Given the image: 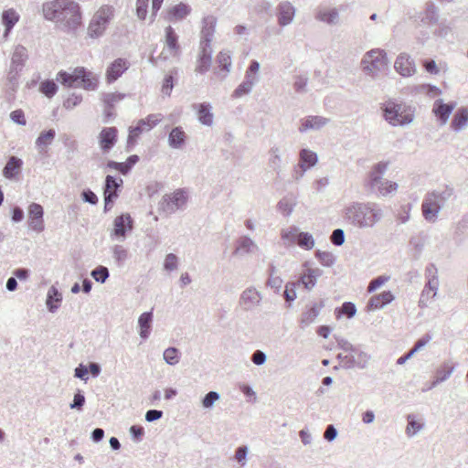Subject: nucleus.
<instances>
[{
  "label": "nucleus",
  "instance_id": "ea45409f",
  "mask_svg": "<svg viewBox=\"0 0 468 468\" xmlns=\"http://www.w3.org/2000/svg\"><path fill=\"white\" fill-rule=\"evenodd\" d=\"M125 97L123 93H104L102 95V101L105 105V112L108 116H110L111 109H112L115 103L121 101Z\"/></svg>",
  "mask_w": 468,
  "mask_h": 468
},
{
  "label": "nucleus",
  "instance_id": "680f3d73",
  "mask_svg": "<svg viewBox=\"0 0 468 468\" xmlns=\"http://www.w3.org/2000/svg\"><path fill=\"white\" fill-rule=\"evenodd\" d=\"M388 279H389V277H388V276H378V277L371 280L367 286V292H375L378 288H379L386 282H388Z\"/></svg>",
  "mask_w": 468,
  "mask_h": 468
},
{
  "label": "nucleus",
  "instance_id": "49530a36",
  "mask_svg": "<svg viewBox=\"0 0 468 468\" xmlns=\"http://www.w3.org/2000/svg\"><path fill=\"white\" fill-rule=\"evenodd\" d=\"M212 57L207 55H199L197 60L196 71L200 74L206 73L211 66Z\"/></svg>",
  "mask_w": 468,
  "mask_h": 468
},
{
  "label": "nucleus",
  "instance_id": "0e129e2a",
  "mask_svg": "<svg viewBox=\"0 0 468 468\" xmlns=\"http://www.w3.org/2000/svg\"><path fill=\"white\" fill-rule=\"evenodd\" d=\"M177 256L174 253H169L165 256L164 268L166 271H174L177 269Z\"/></svg>",
  "mask_w": 468,
  "mask_h": 468
},
{
  "label": "nucleus",
  "instance_id": "3c124183",
  "mask_svg": "<svg viewBox=\"0 0 468 468\" xmlns=\"http://www.w3.org/2000/svg\"><path fill=\"white\" fill-rule=\"evenodd\" d=\"M411 209H412V205L410 203L402 205L400 207L399 211L398 212L397 220L400 224H405L406 222H408L410 218Z\"/></svg>",
  "mask_w": 468,
  "mask_h": 468
},
{
  "label": "nucleus",
  "instance_id": "09e8293b",
  "mask_svg": "<svg viewBox=\"0 0 468 468\" xmlns=\"http://www.w3.org/2000/svg\"><path fill=\"white\" fill-rule=\"evenodd\" d=\"M90 275L96 282L104 283L109 278L110 272L107 267L101 265L93 269Z\"/></svg>",
  "mask_w": 468,
  "mask_h": 468
},
{
  "label": "nucleus",
  "instance_id": "473e14b6",
  "mask_svg": "<svg viewBox=\"0 0 468 468\" xmlns=\"http://www.w3.org/2000/svg\"><path fill=\"white\" fill-rule=\"evenodd\" d=\"M62 301V294L55 287L51 286L47 293L46 304L50 313H55Z\"/></svg>",
  "mask_w": 468,
  "mask_h": 468
},
{
  "label": "nucleus",
  "instance_id": "423d86ee",
  "mask_svg": "<svg viewBox=\"0 0 468 468\" xmlns=\"http://www.w3.org/2000/svg\"><path fill=\"white\" fill-rule=\"evenodd\" d=\"M114 7L110 5H101L92 16L87 33L91 38L101 37L114 17Z\"/></svg>",
  "mask_w": 468,
  "mask_h": 468
},
{
  "label": "nucleus",
  "instance_id": "b1692460",
  "mask_svg": "<svg viewBox=\"0 0 468 468\" xmlns=\"http://www.w3.org/2000/svg\"><path fill=\"white\" fill-rule=\"evenodd\" d=\"M329 122V119L323 116H308L301 121L300 133L308 130H320Z\"/></svg>",
  "mask_w": 468,
  "mask_h": 468
},
{
  "label": "nucleus",
  "instance_id": "f3484780",
  "mask_svg": "<svg viewBox=\"0 0 468 468\" xmlns=\"http://www.w3.org/2000/svg\"><path fill=\"white\" fill-rule=\"evenodd\" d=\"M129 62L125 58H116L106 69V80L112 83L117 80L128 69Z\"/></svg>",
  "mask_w": 468,
  "mask_h": 468
},
{
  "label": "nucleus",
  "instance_id": "39448f33",
  "mask_svg": "<svg viewBox=\"0 0 468 468\" xmlns=\"http://www.w3.org/2000/svg\"><path fill=\"white\" fill-rule=\"evenodd\" d=\"M58 80L65 87H82L88 90H94L98 87V79L93 73L83 67H78L72 73L60 70Z\"/></svg>",
  "mask_w": 468,
  "mask_h": 468
},
{
  "label": "nucleus",
  "instance_id": "412c9836",
  "mask_svg": "<svg viewBox=\"0 0 468 468\" xmlns=\"http://www.w3.org/2000/svg\"><path fill=\"white\" fill-rule=\"evenodd\" d=\"M318 162L317 154L309 150L302 149L299 153V168H301L300 176H303L305 171L314 166Z\"/></svg>",
  "mask_w": 468,
  "mask_h": 468
},
{
  "label": "nucleus",
  "instance_id": "f03ea898",
  "mask_svg": "<svg viewBox=\"0 0 468 468\" xmlns=\"http://www.w3.org/2000/svg\"><path fill=\"white\" fill-rule=\"evenodd\" d=\"M383 216L382 210L376 203L353 202L343 210L346 222L353 227L366 229L373 227Z\"/></svg>",
  "mask_w": 468,
  "mask_h": 468
},
{
  "label": "nucleus",
  "instance_id": "0eeeda50",
  "mask_svg": "<svg viewBox=\"0 0 468 468\" xmlns=\"http://www.w3.org/2000/svg\"><path fill=\"white\" fill-rule=\"evenodd\" d=\"M387 65V54L385 50L380 48H373L366 52L361 60L363 71L373 79L376 78L378 72Z\"/></svg>",
  "mask_w": 468,
  "mask_h": 468
},
{
  "label": "nucleus",
  "instance_id": "c03bdc74",
  "mask_svg": "<svg viewBox=\"0 0 468 468\" xmlns=\"http://www.w3.org/2000/svg\"><path fill=\"white\" fill-rule=\"evenodd\" d=\"M408 425L406 428V433L409 437H412L417 434L420 431H421L424 427V424L419 422L415 420L414 415L410 414L407 417Z\"/></svg>",
  "mask_w": 468,
  "mask_h": 468
},
{
  "label": "nucleus",
  "instance_id": "4be33fe9",
  "mask_svg": "<svg viewBox=\"0 0 468 468\" xmlns=\"http://www.w3.org/2000/svg\"><path fill=\"white\" fill-rule=\"evenodd\" d=\"M187 140V135L181 126L174 127L168 134V145L173 149H182Z\"/></svg>",
  "mask_w": 468,
  "mask_h": 468
},
{
  "label": "nucleus",
  "instance_id": "37998d69",
  "mask_svg": "<svg viewBox=\"0 0 468 468\" xmlns=\"http://www.w3.org/2000/svg\"><path fill=\"white\" fill-rule=\"evenodd\" d=\"M180 355L181 353L178 348L170 346L164 351L163 357L166 364L175 366L179 363Z\"/></svg>",
  "mask_w": 468,
  "mask_h": 468
},
{
  "label": "nucleus",
  "instance_id": "4468645a",
  "mask_svg": "<svg viewBox=\"0 0 468 468\" xmlns=\"http://www.w3.org/2000/svg\"><path fill=\"white\" fill-rule=\"evenodd\" d=\"M133 221L129 214H122L115 218L113 221V230L112 235L123 240L126 232L133 229Z\"/></svg>",
  "mask_w": 468,
  "mask_h": 468
},
{
  "label": "nucleus",
  "instance_id": "dca6fc26",
  "mask_svg": "<svg viewBox=\"0 0 468 468\" xmlns=\"http://www.w3.org/2000/svg\"><path fill=\"white\" fill-rule=\"evenodd\" d=\"M394 68L402 77L412 76L416 72L414 59L409 55L402 53L395 60Z\"/></svg>",
  "mask_w": 468,
  "mask_h": 468
},
{
  "label": "nucleus",
  "instance_id": "c756f323",
  "mask_svg": "<svg viewBox=\"0 0 468 468\" xmlns=\"http://www.w3.org/2000/svg\"><path fill=\"white\" fill-rule=\"evenodd\" d=\"M455 367L450 361L443 362L435 371V378L432 381V386L446 381L453 373Z\"/></svg>",
  "mask_w": 468,
  "mask_h": 468
},
{
  "label": "nucleus",
  "instance_id": "a19ab883",
  "mask_svg": "<svg viewBox=\"0 0 468 468\" xmlns=\"http://www.w3.org/2000/svg\"><path fill=\"white\" fill-rule=\"evenodd\" d=\"M165 42L170 50L174 52L179 50L178 36L171 26L165 28Z\"/></svg>",
  "mask_w": 468,
  "mask_h": 468
},
{
  "label": "nucleus",
  "instance_id": "f8f14e48",
  "mask_svg": "<svg viewBox=\"0 0 468 468\" xmlns=\"http://www.w3.org/2000/svg\"><path fill=\"white\" fill-rule=\"evenodd\" d=\"M261 299L262 295L259 291L249 287L241 292L239 303L244 311H251L260 305Z\"/></svg>",
  "mask_w": 468,
  "mask_h": 468
},
{
  "label": "nucleus",
  "instance_id": "79ce46f5",
  "mask_svg": "<svg viewBox=\"0 0 468 468\" xmlns=\"http://www.w3.org/2000/svg\"><path fill=\"white\" fill-rule=\"evenodd\" d=\"M217 63L218 64L220 70L225 71V74L222 76L224 79L230 71L231 68V58L229 52L220 51L217 56Z\"/></svg>",
  "mask_w": 468,
  "mask_h": 468
},
{
  "label": "nucleus",
  "instance_id": "4c0bfd02",
  "mask_svg": "<svg viewBox=\"0 0 468 468\" xmlns=\"http://www.w3.org/2000/svg\"><path fill=\"white\" fill-rule=\"evenodd\" d=\"M56 136V132L54 129H49L48 131H44L40 133L38 137L36 140V146L39 150V152H43L46 148L51 144L52 141Z\"/></svg>",
  "mask_w": 468,
  "mask_h": 468
},
{
  "label": "nucleus",
  "instance_id": "6e6552de",
  "mask_svg": "<svg viewBox=\"0 0 468 468\" xmlns=\"http://www.w3.org/2000/svg\"><path fill=\"white\" fill-rule=\"evenodd\" d=\"M282 239L285 246L297 244L300 248L310 250L314 246V239L308 232L300 231L295 226L282 229L281 232Z\"/></svg>",
  "mask_w": 468,
  "mask_h": 468
},
{
  "label": "nucleus",
  "instance_id": "69168bd1",
  "mask_svg": "<svg viewBox=\"0 0 468 468\" xmlns=\"http://www.w3.org/2000/svg\"><path fill=\"white\" fill-rule=\"evenodd\" d=\"M82 200L90 205H96L99 201L96 194L90 189H85L81 193Z\"/></svg>",
  "mask_w": 468,
  "mask_h": 468
},
{
  "label": "nucleus",
  "instance_id": "c9c22d12",
  "mask_svg": "<svg viewBox=\"0 0 468 468\" xmlns=\"http://www.w3.org/2000/svg\"><path fill=\"white\" fill-rule=\"evenodd\" d=\"M194 107L198 109V121L204 125L211 126L213 124V113L211 112L210 104L203 102L195 104Z\"/></svg>",
  "mask_w": 468,
  "mask_h": 468
},
{
  "label": "nucleus",
  "instance_id": "052dcab7",
  "mask_svg": "<svg viewBox=\"0 0 468 468\" xmlns=\"http://www.w3.org/2000/svg\"><path fill=\"white\" fill-rule=\"evenodd\" d=\"M331 242L335 246H341L345 242V232L342 229H335L330 237Z\"/></svg>",
  "mask_w": 468,
  "mask_h": 468
},
{
  "label": "nucleus",
  "instance_id": "8fccbe9b",
  "mask_svg": "<svg viewBox=\"0 0 468 468\" xmlns=\"http://www.w3.org/2000/svg\"><path fill=\"white\" fill-rule=\"evenodd\" d=\"M315 256L319 260L320 263L324 267H331L335 262V257L333 253L328 251L316 250Z\"/></svg>",
  "mask_w": 468,
  "mask_h": 468
},
{
  "label": "nucleus",
  "instance_id": "7c9ffc66",
  "mask_svg": "<svg viewBox=\"0 0 468 468\" xmlns=\"http://www.w3.org/2000/svg\"><path fill=\"white\" fill-rule=\"evenodd\" d=\"M315 19L328 25H336L339 21V13L336 8H319L315 13Z\"/></svg>",
  "mask_w": 468,
  "mask_h": 468
},
{
  "label": "nucleus",
  "instance_id": "5fc2aeb1",
  "mask_svg": "<svg viewBox=\"0 0 468 468\" xmlns=\"http://www.w3.org/2000/svg\"><path fill=\"white\" fill-rule=\"evenodd\" d=\"M293 206L288 198H282L277 204V209L285 217H288L292 214L293 210Z\"/></svg>",
  "mask_w": 468,
  "mask_h": 468
},
{
  "label": "nucleus",
  "instance_id": "a18cd8bd",
  "mask_svg": "<svg viewBox=\"0 0 468 468\" xmlns=\"http://www.w3.org/2000/svg\"><path fill=\"white\" fill-rule=\"evenodd\" d=\"M39 90L48 98H52L58 91V85L53 80H46L40 83Z\"/></svg>",
  "mask_w": 468,
  "mask_h": 468
},
{
  "label": "nucleus",
  "instance_id": "72a5a7b5",
  "mask_svg": "<svg viewBox=\"0 0 468 468\" xmlns=\"http://www.w3.org/2000/svg\"><path fill=\"white\" fill-rule=\"evenodd\" d=\"M202 23L203 27L200 32L201 39L212 41L215 33L217 18L213 16H208L203 19Z\"/></svg>",
  "mask_w": 468,
  "mask_h": 468
},
{
  "label": "nucleus",
  "instance_id": "ddd939ff",
  "mask_svg": "<svg viewBox=\"0 0 468 468\" xmlns=\"http://www.w3.org/2000/svg\"><path fill=\"white\" fill-rule=\"evenodd\" d=\"M44 209L41 205L37 203H31L28 207V226L29 228L40 233L44 230Z\"/></svg>",
  "mask_w": 468,
  "mask_h": 468
},
{
  "label": "nucleus",
  "instance_id": "cd10ccee",
  "mask_svg": "<svg viewBox=\"0 0 468 468\" xmlns=\"http://www.w3.org/2000/svg\"><path fill=\"white\" fill-rule=\"evenodd\" d=\"M153 318L154 314L152 311L144 312L139 316V335L144 340H146L151 334Z\"/></svg>",
  "mask_w": 468,
  "mask_h": 468
},
{
  "label": "nucleus",
  "instance_id": "13d9d810",
  "mask_svg": "<svg viewBox=\"0 0 468 468\" xmlns=\"http://www.w3.org/2000/svg\"><path fill=\"white\" fill-rule=\"evenodd\" d=\"M336 358L341 362V367L346 369H351L356 367L355 356L354 355H343L338 354Z\"/></svg>",
  "mask_w": 468,
  "mask_h": 468
},
{
  "label": "nucleus",
  "instance_id": "a878e982",
  "mask_svg": "<svg viewBox=\"0 0 468 468\" xmlns=\"http://www.w3.org/2000/svg\"><path fill=\"white\" fill-rule=\"evenodd\" d=\"M394 300V295L390 291H384L379 294H376L370 298L367 307L370 310L381 309L385 305L390 303Z\"/></svg>",
  "mask_w": 468,
  "mask_h": 468
},
{
  "label": "nucleus",
  "instance_id": "864d4df0",
  "mask_svg": "<svg viewBox=\"0 0 468 468\" xmlns=\"http://www.w3.org/2000/svg\"><path fill=\"white\" fill-rule=\"evenodd\" d=\"M219 399H220V395H219L218 392H217V391H209L202 399V401H201L202 402V406L205 409H211L214 406L215 402L219 400Z\"/></svg>",
  "mask_w": 468,
  "mask_h": 468
},
{
  "label": "nucleus",
  "instance_id": "5701e85b",
  "mask_svg": "<svg viewBox=\"0 0 468 468\" xmlns=\"http://www.w3.org/2000/svg\"><path fill=\"white\" fill-rule=\"evenodd\" d=\"M455 107V103H443L441 100L435 101L432 112L441 124H445Z\"/></svg>",
  "mask_w": 468,
  "mask_h": 468
},
{
  "label": "nucleus",
  "instance_id": "338daca9",
  "mask_svg": "<svg viewBox=\"0 0 468 468\" xmlns=\"http://www.w3.org/2000/svg\"><path fill=\"white\" fill-rule=\"evenodd\" d=\"M10 119L19 125H26L27 123L25 113L20 109L13 111L10 113Z\"/></svg>",
  "mask_w": 468,
  "mask_h": 468
},
{
  "label": "nucleus",
  "instance_id": "e2e57ef3",
  "mask_svg": "<svg viewBox=\"0 0 468 468\" xmlns=\"http://www.w3.org/2000/svg\"><path fill=\"white\" fill-rule=\"evenodd\" d=\"M148 2L149 0L136 1V15L141 20H144L146 17Z\"/></svg>",
  "mask_w": 468,
  "mask_h": 468
},
{
  "label": "nucleus",
  "instance_id": "e433bc0d",
  "mask_svg": "<svg viewBox=\"0 0 468 468\" xmlns=\"http://www.w3.org/2000/svg\"><path fill=\"white\" fill-rule=\"evenodd\" d=\"M258 249V245L250 237L242 236L237 241L234 254H239V252L250 253Z\"/></svg>",
  "mask_w": 468,
  "mask_h": 468
},
{
  "label": "nucleus",
  "instance_id": "bf43d9fd",
  "mask_svg": "<svg viewBox=\"0 0 468 468\" xmlns=\"http://www.w3.org/2000/svg\"><path fill=\"white\" fill-rule=\"evenodd\" d=\"M369 360L370 356L367 353L361 350V352L358 353V356L355 357L356 367H358L360 369L366 368L368 365Z\"/></svg>",
  "mask_w": 468,
  "mask_h": 468
},
{
  "label": "nucleus",
  "instance_id": "2f4dec72",
  "mask_svg": "<svg viewBox=\"0 0 468 468\" xmlns=\"http://www.w3.org/2000/svg\"><path fill=\"white\" fill-rule=\"evenodd\" d=\"M122 179L108 175L103 186V197L108 194L114 195V199L119 197V189L122 186Z\"/></svg>",
  "mask_w": 468,
  "mask_h": 468
},
{
  "label": "nucleus",
  "instance_id": "c85d7f7f",
  "mask_svg": "<svg viewBox=\"0 0 468 468\" xmlns=\"http://www.w3.org/2000/svg\"><path fill=\"white\" fill-rule=\"evenodd\" d=\"M191 8L188 5L184 3H179L167 11L166 20L168 21H177L182 20L190 14Z\"/></svg>",
  "mask_w": 468,
  "mask_h": 468
},
{
  "label": "nucleus",
  "instance_id": "774afa93",
  "mask_svg": "<svg viewBox=\"0 0 468 468\" xmlns=\"http://www.w3.org/2000/svg\"><path fill=\"white\" fill-rule=\"evenodd\" d=\"M341 313L346 315L348 318L353 317L356 313V305L351 302H346L342 304Z\"/></svg>",
  "mask_w": 468,
  "mask_h": 468
},
{
  "label": "nucleus",
  "instance_id": "6e6d98bb",
  "mask_svg": "<svg viewBox=\"0 0 468 468\" xmlns=\"http://www.w3.org/2000/svg\"><path fill=\"white\" fill-rule=\"evenodd\" d=\"M253 86L243 80L233 91L232 98H240L251 92Z\"/></svg>",
  "mask_w": 468,
  "mask_h": 468
},
{
  "label": "nucleus",
  "instance_id": "2eb2a0df",
  "mask_svg": "<svg viewBox=\"0 0 468 468\" xmlns=\"http://www.w3.org/2000/svg\"><path fill=\"white\" fill-rule=\"evenodd\" d=\"M27 58V49L22 45L16 46L11 58L9 74L14 73L15 75H16L18 72H20L23 69Z\"/></svg>",
  "mask_w": 468,
  "mask_h": 468
},
{
  "label": "nucleus",
  "instance_id": "de8ad7c7",
  "mask_svg": "<svg viewBox=\"0 0 468 468\" xmlns=\"http://www.w3.org/2000/svg\"><path fill=\"white\" fill-rule=\"evenodd\" d=\"M439 281L436 275H432L429 278L427 284L425 285L424 290L421 292V297L420 300V306H423V297L425 293H429L430 291L433 292L432 298L436 295L438 290Z\"/></svg>",
  "mask_w": 468,
  "mask_h": 468
},
{
  "label": "nucleus",
  "instance_id": "58836bf2",
  "mask_svg": "<svg viewBox=\"0 0 468 468\" xmlns=\"http://www.w3.org/2000/svg\"><path fill=\"white\" fill-rule=\"evenodd\" d=\"M468 124V111L465 108L459 109L452 121L451 126L455 132L461 131Z\"/></svg>",
  "mask_w": 468,
  "mask_h": 468
},
{
  "label": "nucleus",
  "instance_id": "9b49d317",
  "mask_svg": "<svg viewBox=\"0 0 468 468\" xmlns=\"http://www.w3.org/2000/svg\"><path fill=\"white\" fill-rule=\"evenodd\" d=\"M162 121V114H149L146 118L141 119L134 127H130L127 138V151L134 146L137 138L144 131H150Z\"/></svg>",
  "mask_w": 468,
  "mask_h": 468
},
{
  "label": "nucleus",
  "instance_id": "aec40b11",
  "mask_svg": "<svg viewBox=\"0 0 468 468\" xmlns=\"http://www.w3.org/2000/svg\"><path fill=\"white\" fill-rule=\"evenodd\" d=\"M21 158L11 155L3 168V176L8 180H16L23 167Z\"/></svg>",
  "mask_w": 468,
  "mask_h": 468
},
{
  "label": "nucleus",
  "instance_id": "f257e3e1",
  "mask_svg": "<svg viewBox=\"0 0 468 468\" xmlns=\"http://www.w3.org/2000/svg\"><path fill=\"white\" fill-rule=\"evenodd\" d=\"M44 18L57 24L62 31L74 32L82 21L80 5L73 0H50L41 6Z\"/></svg>",
  "mask_w": 468,
  "mask_h": 468
},
{
  "label": "nucleus",
  "instance_id": "603ef678",
  "mask_svg": "<svg viewBox=\"0 0 468 468\" xmlns=\"http://www.w3.org/2000/svg\"><path fill=\"white\" fill-rule=\"evenodd\" d=\"M112 253L114 260L118 262L119 265L123 264V262L127 260L128 251L122 245H115L112 248Z\"/></svg>",
  "mask_w": 468,
  "mask_h": 468
},
{
  "label": "nucleus",
  "instance_id": "7ed1b4c3",
  "mask_svg": "<svg viewBox=\"0 0 468 468\" xmlns=\"http://www.w3.org/2000/svg\"><path fill=\"white\" fill-rule=\"evenodd\" d=\"M454 189L450 186H444L441 189H435L428 192L421 203V212L424 219L434 223L440 211L445 207L447 202L453 197Z\"/></svg>",
  "mask_w": 468,
  "mask_h": 468
},
{
  "label": "nucleus",
  "instance_id": "1a4fd4ad",
  "mask_svg": "<svg viewBox=\"0 0 468 468\" xmlns=\"http://www.w3.org/2000/svg\"><path fill=\"white\" fill-rule=\"evenodd\" d=\"M385 120L393 126L406 125L413 121V115L404 113L400 104L394 101H388L382 106Z\"/></svg>",
  "mask_w": 468,
  "mask_h": 468
},
{
  "label": "nucleus",
  "instance_id": "a211bd4d",
  "mask_svg": "<svg viewBox=\"0 0 468 468\" xmlns=\"http://www.w3.org/2000/svg\"><path fill=\"white\" fill-rule=\"evenodd\" d=\"M296 9L289 1H282L277 6L278 24L281 27L290 25L295 16Z\"/></svg>",
  "mask_w": 468,
  "mask_h": 468
},
{
  "label": "nucleus",
  "instance_id": "20e7f679",
  "mask_svg": "<svg viewBox=\"0 0 468 468\" xmlns=\"http://www.w3.org/2000/svg\"><path fill=\"white\" fill-rule=\"evenodd\" d=\"M388 166V163L378 162L368 172L365 184L372 193L385 197L397 191V183L383 178Z\"/></svg>",
  "mask_w": 468,
  "mask_h": 468
},
{
  "label": "nucleus",
  "instance_id": "9d476101",
  "mask_svg": "<svg viewBox=\"0 0 468 468\" xmlns=\"http://www.w3.org/2000/svg\"><path fill=\"white\" fill-rule=\"evenodd\" d=\"M188 199V194L184 188H179L171 194H165L159 203L160 209L167 214H173L184 209Z\"/></svg>",
  "mask_w": 468,
  "mask_h": 468
},
{
  "label": "nucleus",
  "instance_id": "4d7b16f0",
  "mask_svg": "<svg viewBox=\"0 0 468 468\" xmlns=\"http://www.w3.org/2000/svg\"><path fill=\"white\" fill-rule=\"evenodd\" d=\"M85 396L81 390L78 389L74 394L73 401L69 404L71 410H82L85 404Z\"/></svg>",
  "mask_w": 468,
  "mask_h": 468
},
{
  "label": "nucleus",
  "instance_id": "bb28decb",
  "mask_svg": "<svg viewBox=\"0 0 468 468\" xmlns=\"http://www.w3.org/2000/svg\"><path fill=\"white\" fill-rule=\"evenodd\" d=\"M19 14L14 8H9L2 13L1 20L5 26L4 37H8L15 25L19 21Z\"/></svg>",
  "mask_w": 468,
  "mask_h": 468
},
{
  "label": "nucleus",
  "instance_id": "393cba45",
  "mask_svg": "<svg viewBox=\"0 0 468 468\" xmlns=\"http://www.w3.org/2000/svg\"><path fill=\"white\" fill-rule=\"evenodd\" d=\"M324 307V303L321 301L320 303H313L306 311L302 314L300 320L301 328L309 326L320 314L321 309Z\"/></svg>",
  "mask_w": 468,
  "mask_h": 468
},
{
  "label": "nucleus",
  "instance_id": "6ab92c4d",
  "mask_svg": "<svg viewBox=\"0 0 468 468\" xmlns=\"http://www.w3.org/2000/svg\"><path fill=\"white\" fill-rule=\"evenodd\" d=\"M116 127H104L99 133V144L103 153H108L117 142Z\"/></svg>",
  "mask_w": 468,
  "mask_h": 468
},
{
  "label": "nucleus",
  "instance_id": "f704fd0d",
  "mask_svg": "<svg viewBox=\"0 0 468 468\" xmlns=\"http://www.w3.org/2000/svg\"><path fill=\"white\" fill-rule=\"evenodd\" d=\"M439 16V8L434 5V3L428 2L421 17V22L426 25L433 26L438 23Z\"/></svg>",
  "mask_w": 468,
  "mask_h": 468
}]
</instances>
